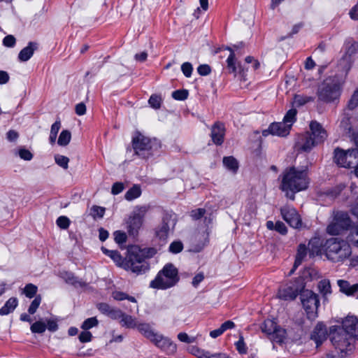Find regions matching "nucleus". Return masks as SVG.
<instances>
[{
  "label": "nucleus",
  "instance_id": "obj_1",
  "mask_svg": "<svg viewBox=\"0 0 358 358\" xmlns=\"http://www.w3.org/2000/svg\"><path fill=\"white\" fill-rule=\"evenodd\" d=\"M101 250L118 266L136 274L145 273L149 269V264L145 259L152 257L153 254L150 250H141L138 247H131L128 250L127 255L124 259L117 250H110L104 247L101 248Z\"/></svg>",
  "mask_w": 358,
  "mask_h": 358
},
{
  "label": "nucleus",
  "instance_id": "obj_2",
  "mask_svg": "<svg viewBox=\"0 0 358 358\" xmlns=\"http://www.w3.org/2000/svg\"><path fill=\"white\" fill-rule=\"evenodd\" d=\"M309 180L305 170L291 167L285 169L282 174L280 189L292 200L294 199L296 192L306 189Z\"/></svg>",
  "mask_w": 358,
  "mask_h": 358
},
{
  "label": "nucleus",
  "instance_id": "obj_3",
  "mask_svg": "<svg viewBox=\"0 0 358 358\" xmlns=\"http://www.w3.org/2000/svg\"><path fill=\"white\" fill-rule=\"evenodd\" d=\"M352 255L350 244L338 238H332L327 241L325 244V255L334 263H343Z\"/></svg>",
  "mask_w": 358,
  "mask_h": 358
},
{
  "label": "nucleus",
  "instance_id": "obj_4",
  "mask_svg": "<svg viewBox=\"0 0 358 358\" xmlns=\"http://www.w3.org/2000/svg\"><path fill=\"white\" fill-rule=\"evenodd\" d=\"M179 281L178 271L172 264H166L150 283V287L157 289H167Z\"/></svg>",
  "mask_w": 358,
  "mask_h": 358
},
{
  "label": "nucleus",
  "instance_id": "obj_5",
  "mask_svg": "<svg viewBox=\"0 0 358 358\" xmlns=\"http://www.w3.org/2000/svg\"><path fill=\"white\" fill-rule=\"evenodd\" d=\"M341 92V83L337 77H329L319 86L317 96L320 101L332 103L338 100Z\"/></svg>",
  "mask_w": 358,
  "mask_h": 358
},
{
  "label": "nucleus",
  "instance_id": "obj_6",
  "mask_svg": "<svg viewBox=\"0 0 358 358\" xmlns=\"http://www.w3.org/2000/svg\"><path fill=\"white\" fill-rule=\"evenodd\" d=\"M297 111L296 109L292 108L285 114L283 121L280 122H273L270 124L267 129L262 131L264 136L269 134L278 136L280 137L287 136L291 130L292 126L296 120Z\"/></svg>",
  "mask_w": 358,
  "mask_h": 358
},
{
  "label": "nucleus",
  "instance_id": "obj_7",
  "mask_svg": "<svg viewBox=\"0 0 358 358\" xmlns=\"http://www.w3.org/2000/svg\"><path fill=\"white\" fill-rule=\"evenodd\" d=\"M150 206L147 205L136 206L134 208L127 220V229L130 236H136L143 225V218L149 210Z\"/></svg>",
  "mask_w": 358,
  "mask_h": 358
},
{
  "label": "nucleus",
  "instance_id": "obj_8",
  "mask_svg": "<svg viewBox=\"0 0 358 358\" xmlns=\"http://www.w3.org/2000/svg\"><path fill=\"white\" fill-rule=\"evenodd\" d=\"M132 145L136 155L142 158H147L152 154V150L157 147V142L143 134L136 132L132 138Z\"/></svg>",
  "mask_w": 358,
  "mask_h": 358
},
{
  "label": "nucleus",
  "instance_id": "obj_9",
  "mask_svg": "<svg viewBox=\"0 0 358 358\" xmlns=\"http://www.w3.org/2000/svg\"><path fill=\"white\" fill-rule=\"evenodd\" d=\"M176 224V218L175 215L166 213L162 220V222L155 229L156 236L162 241L165 242L174 231Z\"/></svg>",
  "mask_w": 358,
  "mask_h": 358
},
{
  "label": "nucleus",
  "instance_id": "obj_10",
  "mask_svg": "<svg viewBox=\"0 0 358 358\" xmlns=\"http://www.w3.org/2000/svg\"><path fill=\"white\" fill-rule=\"evenodd\" d=\"M331 340L334 347L341 352L351 350L355 341L354 338L343 327L338 328L333 332Z\"/></svg>",
  "mask_w": 358,
  "mask_h": 358
},
{
  "label": "nucleus",
  "instance_id": "obj_11",
  "mask_svg": "<svg viewBox=\"0 0 358 358\" xmlns=\"http://www.w3.org/2000/svg\"><path fill=\"white\" fill-rule=\"evenodd\" d=\"M301 301L308 317L314 319L320 304L317 295L311 290L305 289L301 294Z\"/></svg>",
  "mask_w": 358,
  "mask_h": 358
},
{
  "label": "nucleus",
  "instance_id": "obj_12",
  "mask_svg": "<svg viewBox=\"0 0 358 358\" xmlns=\"http://www.w3.org/2000/svg\"><path fill=\"white\" fill-rule=\"evenodd\" d=\"M357 148L349 149L348 150L336 148L334 150V162L341 167H352L357 163Z\"/></svg>",
  "mask_w": 358,
  "mask_h": 358
},
{
  "label": "nucleus",
  "instance_id": "obj_13",
  "mask_svg": "<svg viewBox=\"0 0 358 358\" xmlns=\"http://www.w3.org/2000/svg\"><path fill=\"white\" fill-rule=\"evenodd\" d=\"M281 214L285 221L292 227L299 228L301 227L302 223L300 215L294 208L285 206L281 208Z\"/></svg>",
  "mask_w": 358,
  "mask_h": 358
},
{
  "label": "nucleus",
  "instance_id": "obj_14",
  "mask_svg": "<svg viewBox=\"0 0 358 358\" xmlns=\"http://www.w3.org/2000/svg\"><path fill=\"white\" fill-rule=\"evenodd\" d=\"M151 342L157 348L169 353L175 352L177 349L176 345L169 338L165 337L158 333H157Z\"/></svg>",
  "mask_w": 358,
  "mask_h": 358
},
{
  "label": "nucleus",
  "instance_id": "obj_15",
  "mask_svg": "<svg viewBox=\"0 0 358 358\" xmlns=\"http://www.w3.org/2000/svg\"><path fill=\"white\" fill-rule=\"evenodd\" d=\"M316 145L317 143L309 133L299 135L295 143L296 149L303 152H309Z\"/></svg>",
  "mask_w": 358,
  "mask_h": 358
},
{
  "label": "nucleus",
  "instance_id": "obj_16",
  "mask_svg": "<svg viewBox=\"0 0 358 358\" xmlns=\"http://www.w3.org/2000/svg\"><path fill=\"white\" fill-rule=\"evenodd\" d=\"M310 129L313 139L317 144L322 143L327 137V133L322 126L317 121H311L310 123Z\"/></svg>",
  "mask_w": 358,
  "mask_h": 358
},
{
  "label": "nucleus",
  "instance_id": "obj_17",
  "mask_svg": "<svg viewBox=\"0 0 358 358\" xmlns=\"http://www.w3.org/2000/svg\"><path fill=\"white\" fill-rule=\"evenodd\" d=\"M342 327L354 339H358V318L355 316L348 315L343 321Z\"/></svg>",
  "mask_w": 358,
  "mask_h": 358
},
{
  "label": "nucleus",
  "instance_id": "obj_18",
  "mask_svg": "<svg viewBox=\"0 0 358 358\" xmlns=\"http://www.w3.org/2000/svg\"><path fill=\"white\" fill-rule=\"evenodd\" d=\"M227 49L230 51V55L227 59V69L229 72L235 75L238 73L244 75L245 71H248L250 67L248 66L245 68L240 64H237L236 62L234 50L231 48H227Z\"/></svg>",
  "mask_w": 358,
  "mask_h": 358
},
{
  "label": "nucleus",
  "instance_id": "obj_19",
  "mask_svg": "<svg viewBox=\"0 0 358 358\" xmlns=\"http://www.w3.org/2000/svg\"><path fill=\"white\" fill-rule=\"evenodd\" d=\"M311 339L315 341L316 346H320L327 338V327L322 323H317L312 334Z\"/></svg>",
  "mask_w": 358,
  "mask_h": 358
},
{
  "label": "nucleus",
  "instance_id": "obj_20",
  "mask_svg": "<svg viewBox=\"0 0 358 358\" xmlns=\"http://www.w3.org/2000/svg\"><path fill=\"white\" fill-rule=\"evenodd\" d=\"M225 127L223 124L216 122L211 128V138L216 145H221L224 141Z\"/></svg>",
  "mask_w": 358,
  "mask_h": 358
},
{
  "label": "nucleus",
  "instance_id": "obj_21",
  "mask_svg": "<svg viewBox=\"0 0 358 358\" xmlns=\"http://www.w3.org/2000/svg\"><path fill=\"white\" fill-rule=\"evenodd\" d=\"M136 329L144 337L149 339L150 341L157 334V332L151 327L150 324L146 322H138Z\"/></svg>",
  "mask_w": 358,
  "mask_h": 358
},
{
  "label": "nucleus",
  "instance_id": "obj_22",
  "mask_svg": "<svg viewBox=\"0 0 358 358\" xmlns=\"http://www.w3.org/2000/svg\"><path fill=\"white\" fill-rule=\"evenodd\" d=\"M37 49V43L29 42L25 48H24L18 55V59L20 62L28 61L34 55V51Z\"/></svg>",
  "mask_w": 358,
  "mask_h": 358
},
{
  "label": "nucleus",
  "instance_id": "obj_23",
  "mask_svg": "<svg viewBox=\"0 0 358 358\" xmlns=\"http://www.w3.org/2000/svg\"><path fill=\"white\" fill-rule=\"evenodd\" d=\"M358 50V43L354 41H349L345 43V53L343 60L348 64L351 63V57L356 54Z\"/></svg>",
  "mask_w": 358,
  "mask_h": 358
},
{
  "label": "nucleus",
  "instance_id": "obj_24",
  "mask_svg": "<svg viewBox=\"0 0 358 358\" xmlns=\"http://www.w3.org/2000/svg\"><path fill=\"white\" fill-rule=\"evenodd\" d=\"M299 290L297 288L293 287H287L283 289H280L278 296L280 299L283 300H293L298 295Z\"/></svg>",
  "mask_w": 358,
  "mask_h": 358
},
{
  "label": "nucleus",
  "instance_id": "obj_25",
  "mask_svg": "<svg viewBox=\"0 0 358 358\" xmlns=\"http://www.w3.org/2000/svg\"><path fill=\"white\" fill-rule=\"evenodd\" d=\"M338 226L343 229H348L351 224V220L348 213L345 212L338 213L334 220Z\"/></svg>",
  "mask_w": 358,
  "mask_h": 358
},
{
  "label": "nucleus",
  "instance_id": "obj_26",
  "mask_svg": "<svg viewBox=\"0 0 358 358\" xmlns=\"http://www.w3.org/2000/svg\"><path fill=\"white\" fill-rule=\"evenodd\" d=\"M306 255L307 249L306 248V245L303 244L299 245L297 250V253L293 268L290 271L289 275H291L294 272V270L302 263Z\"/></svg>",
  "mask_w": 358,
  "mask_h": 358
},
{
  "label": "nucleus",
  "instance_id": "obj_27",
  "mask_svg": "<svg viewBox=\"0 0 358 358\" xmlns=\"http://www.w3.org/2000/svg\"><path fill=\"white\" fill-rule=\"evenodd\" d=\"M338 285L341 292L347 295H352L358 291V284L350 285L348 281L343 280H338Z\"/></svg>",
  "mask_w": 358,
  "mask_h": 358
},
{
  "label": "nucleus",
  "instance_id": "obj_28",
  "mask_svg": "<svg viewBox=\"0 0 358 358\" xmlns=\"http://www.w3.org/2000/svg\"><path fill=\"white\" fill-rule=\"evenodd\" d=\"M269 339L272 342L282 344L285 343V341L287 339V331L285 329H282L278 326L274 332L269 337Z\"/></svg>",
  "mask_w": 358,
  "mask_h": 358
},
{
  "label": "nucleus",
  "instance_id": "obj_29",
  "mask_svg": "<svg viewBox=\"0 0 358 358\" xmlns=\"http://www.w3.org/2000/svg\"><path fill=\"white\" fill-rule=\"evenodd\" d=\"M120 323L123 327L128 329H135L138 323V321L136 317L124 313L122 320L120 321Z\"/></svg>",
  "mask_w": 358,
  "mask_h": 358
},
{
  "label": "nucleus",
  "instance_id": "obj_30",
  "mask_svg": "<svg viewBox=\"0 0 358 358\" xmlns=\"http://www.w3.org/2000/svg\"><path fill=\"white\" fill-rule=\"evenodd\" d=\"M352 116L348 113H344L340 123V128L346 134H349L352 130Z\"/></svg>",
  "mask_w": 358,
  "mask_h": 358
},
{
  "label": "nucleus",
  "instance_id": "obj_31",
  "mask_svg": "<svg viewBox=\"0 0 358 358\" xmlns=\"http://www.w3.org/2000/svg\"><path fill=\"white\" fill-rule=\"evenodd\" d=\"M278 325L272 320H266L261 325L262 331L266 334L268 338L272 335Z\"/></svg>",
  "mask_w": 358,
  "mask_h": 358
},
{
  "label": "nucleus",
  "instance_id": "obj_32",
  "mask_svg": "<svg viewBox=\"0 0 358 358\" xmlns=\"http://www.w3.org/2000/svg\"><path fill=\"white\" fill-rule=\"evenodd\" d=\"M188 351L189 353L196 357L197 358H210L211 355L209 351L201 349L196 346L189 347Z\"/></svg>",
  "mask_w": 358,
  "mask_h": 358
},
{
  "label": "nucleus",
  "instance_id": "obj_33",
  "mask_svg": "<svg viewBox=\"0 0 358 358\" xmlns=\"http://www.w3.org/2000/svg\"><path fill=\"white\" fill-rule=\"evenodd\" d=\"M141 194V189L139 185H134L124 194V198L127 201H132L138 198Z\"/></svg>",
  "mask_w": 358,
  "mask_h": 358
},
{
  "label": "nucleus",
  "instance_id": "obj_34",
  "mask_svg": "<svg viewBox=\"0 0 358 358\" xmlns=\"http://www.w3.org/2000/svg\"><path fill=\"white\" fill-rule=\"evenodd\" d=\"M62 278L64 279V280L69 283L71 284L76 287H81L85 285V282L83 281L77 279L72 273L65 272L62 274Z\"/></svg>",
  "mask_w": 358,
  "mask_h": 358
},
{
  "label": "nucleus",
  "instance_id": "obj_35",
  "mask_svg": "<svg viewBox=\"0 0 358 358\" xmlns=\"http://www.w3.org/2000/svg\"><path fill=\"white\" fill-rule=\"evenodd\" d=\"M223 164L229 170L236 173L238 168V162L233 157H225L223 158Z\"/></svg>",
  "mask_w": 358,
  "mask_h": 358
},
{
  "label": "nucleus",
  "instance_id": "obj_36",
  "mask_svg": "<svg viewBox=\"0 0 358 358\" xmlns=\"http://www.w3.org/2000/svg\"><path fill=\"white\" fill-rule=\"evenodd\" d=\"M18 301L17 298L11 297L5 303V305L3 306V313H6V315H8L10 313H12L17 306Z\"/></svg>",
  "mask_w": 358,
  "mask_h": 358
},
{
  "label": "nucleus",
  "instance_id": "obj_37",
  "mask_svg": "<svg viewBox=\"0 0 358 358\" xmlns=\"http://www.w3.org/2000/svg\"><path fill=\"white\" fill-rule=\"evenodd\" d=\"M71 138V132L69 130H63L59 136L57 143L60 146H66L70 143Z\"/></svg>",
  "mask_w": 358,
  "mask_h": 358
},
{
  "label": "nucleus",
  "instance_id": "obj_38",
  "mask_svg": "<svg viewBox=\"0 0 358 358\" xmlns=\"http://www.w3.org/2000/svg\"><path fill=\"white\" fill-rule=\"evenodd\" d=\"M318 289L320 292L326 296L327 294L331 293V285L329 280H322L318 283Z\"/></svg>",
  "mask_w": 358,
  "mask_h": 358
},
{
  "label": "nucleus",
  "instance_id": "obj_39",
  "mask_svg": "<svg viewBox=\"0 0 358 358\" xmlns=\"http://www.w3.org/2000/svg\"><path fill=\"white\" fill-rule=\"evenodd\" d=\"M30 329L34 334H43L46 329V324L42 321H37L31 324Z\"/></svg>",
  "mask_w": 358,
  "mask_h": 358
},
{
  "label": "nucleus",
  "instance_id": "obj_40",
  "mask_svg": "<svg viewBox=\"0 0 358 358\" xmlns=\"http://www.w3.org/2000/svg\"><path fill=\"white\" fill-rule=\"evenodd\" d=\"M99 324V321L96 317H92L86 319L81 325V329L83 330H89L92 327H96Z\"/></svg>",
  "mask_w": 358,
  "mask_h": 358
},
{
  "label": "nucleus",
  "instance_id": "obj_41",
  "mask_svg": "<svg viewBox=\"0 0 358 358\" xmlns=\"http://www.w3.org/2000/svg\"><path fill=\"white\" fill-rule=\"evenodd\" d=\"M112 296L113 299L117 301H122L124 299H127L131 302L136 303V300L134 296H129L128 294L122 292H113Z\"/></svg>",
  "mask_w": 358,
  "mask_h": 358
},
{
  "label": "nucleus",
  "instance_id": "obj_42",
  "mask_svg": "<svg viewBox=\"0 0 358 358\" xmlns=\"http://www.w3.org/2000/svg\"><path fill=\"white\" fill-rule=\"evenodd\" d=\"M55 160L57 165L64 169H67L69 167V159L64 155H56L55 156Z\"/></svg>",
  "mask_w": 358,
  "mask_h": 358
},
{
  "label": "nucleus",
  "instance_id": "obj_43",
  "mask_svg": "<svg viewBox=\"0 0 358 358\" xmlns=\"http://www.w3.org/2000/svg\"><path fill=\"white\" fill-rule=\"evenodd\" d=\"M105 213V208L98 206H93L91 208V215L94 218H101Z\"/></svg>",
  "mask_w": 358,
  "mask_h": 358
},
{
  "label": "nucleus",
  "instance_id": "obj_44",
  "mask_svg": "<svg viewBox=\"0 0 358 358\" xmlns=\"http://www.w3.org/2000/svg\"><path fill=\"white\" fill-rule=\"evenodd\" d=\"M37 292V287L33 284H28L24 288V294L28 298H32L34 296Z\"/></svg>",
  "mask_w": 358,
  "mask_h": 358
},
{
  "label": "nucleus",
  "instance_id": "obj_45",
  "mask_svg": "<svg viewBox=\"0 0 358 358\" xmlns=\"http://www.w3.org/2000/svg\"><path fill=\"white\" fill-rule=\"evenodd\" d=\"M41 302V296H37L35 297V299L32 301L31 305L29 306L28 308V312L29 314H34L36 312L37 308L40 306Z\"/></svg>",
  "mask_w": 358,
  "mask_h": 358
},
{
  "label": "nucleus",
  "instance_id": "obj_46",
  "mask_svg": "<svg viewBox=\"0 0 358 358\" xmlns=\"http://www.w3.org/2000/svg\"><path fill=\"white\" fill-rule=\"evenodd\" d=\"M358 106V89L356 90L348 101V108L353 110Z\"/></svg>",
  "mask_w": 358,
  "mask_h": 358
},
{
  "label": "nucleus",
  "instance_id": "obj_47",
  "mask_svg": "<svg viewBox=\"0 0 358 358\" xmlns=\"http://www.w3.org/2000/svg\"><path fill=\"white\" fill-rule=\"evenodd\" d=\"M57 224L62 229H66L70 224V220L66 216H60L57 219Z\"/></svg>",
  "mask_w": 358,
  "mask_h": 358
},
{
  "label": "nucleus",
  "instance_id": "obj_48",
  "mask_svg": "<svg viewBox=\"0 0 358 358\" xmlns=\"http://www.w3.org/2000/svg\"><path fill=\"white\" fill-rule=\"evenodd\" d=\"M188 92L185 90H176L172 93V96L176 100H185L187 98Z\"/></svg>",
  "mask_w": 358,
  "mask_h": 358
},
{
  "label": "nucleus",
  "instance_id": "obj_49",
  "mask_svg": "<svg viewBox=\"0 0 358 358\" xmlns=\"http://www.w3.org/2000/svg\"><path fill=\"white\" fill-rule=\"evenodd\" d=\"M18 155L21 159L26 161H30L33 158L32 153L29 150L24 148L19 149Z\"/></svg>",
  "mask_w": 358,
  "mask_h": 358
},
{
  "label": "nucleus",
  "instance_id": "obj_50",
  "mask_svg": "<svg viewBox=\"0 0 358 358\" xmlns=\"http://www.w3.org/2000/svg\"><path fill=\"white\" fill-rule=\"evenodd\" d=\"M92 334L87 330H83L79 335L78 339L81 343H88L92 339Z\"/></svg>",
  "mask_w": 358,
  "mask_h": 358
},
{
  "label": "nucleus",
  "instance_id": "obj_51",
  "mask_svg": "<svg viewBox=\"0 0 358 358\" xmlns=\"http://www.w3.org/2000/svg\"><path fill=\"white\" fill-rule=\"evenodd\" d=\"M114 239L118 244L124 243L127 241V234L124 232L116 231L114 232Z\"/></svg>",
  "mask_w": 358,
  "mask_h": 358
},
{
  "label": "nucleus",
  "instance_id": "obj_52",
  "mask_svg": "<svg viewBox=\"0 0 358 358\" xmlns=\"http://www.w3.org/2000/svg\"><path fill=\"white\" fill-rule=\"evenodd\" d=\"M178 338L180 341L186 343H192L195 342V337H190L187 335V334L185 332H181L178 334Z\"/></svg>",
  "mask_w": 358,
  "mask_h": 358
},
{
  "label": "nucleus",
  "instance_id": "obj_53",
  "mask_svg": "<svg viewBox=\"0 0 358 358\" xmlns=\"http://www.w3.org/2000/svg\"><path fill=\"white\" fill-rule=\"evenodd\" d=\"M181 70L183 74L187 77L189 78L192 75L193 67L189 62H185L181 66Z\"/></svg>",
  "mask_w": 358,
  "mask_h": 358
},
{
  "label": "nucleus",
  "instance_id": "obj_54",
  "mask_svg": "<svg viewBox=\"0 0 358 358\" xmlns=\"http://www.w3.org/2000/svg\"><path fill=\"white\" fill-rule=\"evenodd\" d=\"M341 230L343 229H341L334 221L330 224L327 229V232L331 235H337L340 234Z\"/></svg>",
  "mask_w": 358,
  "mask_h": 358
},
{
  "label": "nucleus",
  "instance_id": "obj_55",
  "mask_svg": "<svg viewBox=\"0 0 358 358\" xmlns=\"http://www.w3.org/2000/svg\"><path fill=\"white\" fill-rule=\"evenodd\" d=\"M182 248L183 245L180 241H174L169 246L170 252L175 254L181 252Z\"/></svg>",
  "mask_w": 358,
  "mask_h": 358
},
{
  "label": "nucleus",
  "instance_id": "obj_56",
  "mask_svg": "<svg viewBox=\"0 0 358 358\" xmlns=\"http://www.w3.org/2000/svg\"><path fill=\"white\" fill-rule=\"evenodd\" d=\"M16 43L15 38L13 35H8L3 39V44L8 48H13Z\"/></svg>",
  "mask_w": 358,
  "mask_h": 358
},
{
  "label": "nucleus",
  "instance_id": "obj_57",
  "mask_svg": "<svg viewBox=\"0 0 358 358\" xmlns=\"http://www.w3.org/2000/svg\"><path fill=\"white\" fill-rule=\"evenodd\" d=\"M149 103L155 108H159L161 104V99L157 95H152L149 99Z\"/></svg>",
  "mask_w": 358,
  "mask_h": 358
},
{
  "label": "nucleus",
  "instance_id": "obj_58",
  "mask_svg": "<svg viewBox=\"0 0 358 358\" xmlns=\"http://www.w3.org/2000/svg\"><path fill=\"white\" fill-rule=\"evenodd\" d=\"M124 313L121 310L112 308L108 315L113 320H122Z\"/></svg>",
  "mask_w": 358,
  "mask_h": 358
},
{
  "label": "nucleus",
  "instance_id": "obj_59",
  "mask_svg": "<svg viewBox=\"0 0 358 358\" xmlns=\"http://www.w3.org/2000/svg\"><path fill=\"white\" fill-rule=\"evenodd\" d=\"M197 71L201 76H207L210 74L211 69L208 64H201L197 68Z\"/></svg>",
  "mask_w": 358,
  "mask_h": 358
},
{
  "label": "nucleus",
  "instance_id": "obj_60",
  "mask_svg": "<svg viewBox=\"0 0 358 358\" xmlns=\"http://www.w3.org/2000/svg\"><path fill=\"white\" fill-rule=\"evenodd\" d=\"M124 188V186L122 182H115L112 186L111 192L113 194L116 195L122 192Z\"/></svg>",
  "mask_w": 358,
  "mask_h": 358
},
{
  "label": "nucleus",
  "instance_id": "obj_61",
  "mask_svg": "<svg viewBox=\"0 0 358 358\" xmlns=\"http://www.w3.org/2000/svg\"><path fill=\"white\" fill-rule=\"evenodd\" d=\"M245 62L246 64H251V69L253 71H255L257 69H259L260 66V64L257 60L255 59L253 57L250 56L245 58Z\"/></svg>",
  "mask_w": 358,
  "mask_h": 358
},
{
  "label": "nucleus",
  "instance_id": "obj_62",
  "mask_svg": "<svg viewBox=\"0 0 358 358\" xmlns=\"http://www.w3.org/2000/svg\"><path fill=\"white\" fill-rule=\"evenodd\" d=\"M206 210L203 208H198L191 212V217L194 220H199L203 216Z\"/></svg>",
  "mask_w": 358,
  "mask_h": 358
},
{
  "label": "nucleus",
  "instance_id": "obj_63",
  "mask_svg": "<svg viewBox=\"0 0 358 358\" xmlns=\"http://www.w3.org/2000/svg\"><path fill=\"white\" fill-rule=\"evenodd\" d=\"M350 241L358 247V224L353 229L350 237Z\"/></svg>",
  "mask_w": 358,
  "mask_h": 358
},
{
  "label": "nucleus",
  "instance_id": "obj_64",
  "mask_svg": "<svg viewBox=\"0 0 358 358\" xmlns=\"http://www.w3.org/2000/svg\"><path fill=\"white\" fill-rule=\"evenodd\" d=\"M349 15L351 19L358 20V1L357 3L350 10Z\"/></svg>",
  "mask_w": 358,
  "mask_h": 358
}]
</instances>
